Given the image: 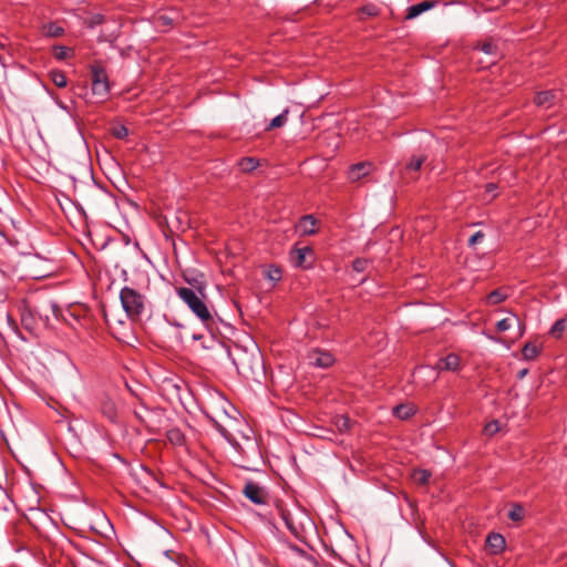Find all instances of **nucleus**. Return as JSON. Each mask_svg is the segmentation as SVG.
Wrapping results in <instances>:
<instances>
[{
    "instance_id": "f257e3e1",
    "label": "nucleus",
    "mask_w": 567,
    "mask_h": 567,
    "mask_svg": "<svg viewBox=\"0 0 567 567\" xmlns=\"http://www.w3.org/2000/svg\"><path fill=\"white\" fill-rule=\"evenodd\" d=\"M198 292L199 295L188 287L176 288L177 296L183 300L185 305H187V307L203 322V324L208 327L214 323V318L206 302L204 301L205 295L203 290L199 289Z\"/></svg>"
},
{
    "instance_id": "f03ea898",
    "label": "nucleus",
    "mask_w": 567,
    "mask_h": 567,
    "mask_svg": "<svg viewBox=\"0 0 567 567\" xmlns=\"http://www.w3.org/2000/svg\"><path fill=\"white\" fill-rule=\"evenodd\" d=\"M120 300L123 310L131 321L141 320L146 312L148 305L146 296L130 286H125L121 289Z\"/></svg>"
},
{
    "instance_id": "7ed1b4c3",
    "label": "nucleus",
    "mask_w": 567,
    "mask_h": 567,
    "mask_svg": "<svg viewBox=\"0 0 567 567\" xmlns=\"http://www.w3.org/2000/svg\"><path fill=\"white\" fill-rule=\"evenodd\" d=\"M276 509L281 519L285 522V525L289 532L296 538L301 539L305 534L303 519L307 518V515L299 508L291 511L287 508L282 503H277Z\"/></svg>"
},
{
    "instance_id": "20e7f679",
    "label": "nucleus",
    "mask_w": 567,
    "mask_h": 567,
    "mask_svg": "<svg viewBox=\"0 0 567 567\" xmlns=\"http://www.w3.org/2000/svg\"><path fill=\"white\" fill-rule=\"evenodd\" d=\"M92 92L102 100L106 99L110 93V81L105 69L99 64L91 66Z\"/></svg>"
},
{
    "instance_id": "39448f33",
    "label": "nucleus",
    "mask_w": 567,
    "mask_h": 567,
    "mask_svg": "<svg viewBox=\"0 0 567 567\" xmlns=\"http://www.w3.org/2000/svg\"><path fill=\"white\" fill-rule=\"evenodd\" d=\"M309 363L317 368H329L334 363L332 353L321 349H312L307 355Z\"/></svg>"
},
{
    "instance_id": "423d86ee",
    "label": "nucleus",
    "mask_w": 567,
    "mask_h": 567,
    "mask_svg": "<svg viewBox=\"0 0 567 567\" xmlns=\"http://www.w3.org/2000/svg\"><path fill=\"white\" fill-rule=\"evenodd\" d=\"M474 51H481L487 56H489V61L486 65H482V68H486L487 65L494 64L497 59L501 56V52L497 45V42L493 38L485 39L482 42H478L474 47Z\"/></svg>"
},
{
    "instance_id": "0eeeda50",
    "label": "nucleus",
    "mask_w": 567,
    "mask_h": 567,
    "mask_svg": "<svg viewBox=\"0 0 567 567\" xmlns=\"http://www.w3.org/2000/svg\"><path fill=\"white\" fill-rule=\"evenodd\" d=\"M244 495L255 504H265L267 494L262 487L254 482H247L243 489Z\"/></svg>"
},
{
    "instance_id": "6e6552de",
    "label": "nucleus",
    "mask_w": 567,
    "mask_h": 567,
    "mask_svg": "<svg viewBox=\"0 0 567 567\" xmlns=\"http://www.w3.org/2000/svg\"><path fill=\"white\" fill-rule=\"evenodd\" d=\"M373 169V164L371 162H360L353 164L348 169V179L350 182H358L362 177L368 176Z\"/></svg>"
},
{
    "instance_id": "1a4fd4ad",
    "label": "nucleus",
    "mask_w": 567,
    "mask_h": 567,
    "mask_svg": "<svg viewBox=\"0 0 567 567\" xmlns=\"http://www.w3.org/2000/svg\"><path fill=\"white\" fill-rule=\"evenodd\" d=\"M461 367V358L456 353H449L444 358H441L436 364L435 369L439 371H451L455 372Z\"/></svg>"
},
{
    "instance_id": "9d476101",
    "label": "nucleus",
    "mask_w": 567,
    "mask_h": 567,
    "mask_svg": "<svg viewBox=\"0 0 567 567\" xmlns=\"http://www.w3.org/2000/svg\"><path fill=\"white\" fill-rule=\"evenodd\" d=\"M486 546L491 555H499L506 547L505 537L498 533H491L486 537Z\"/></svg>"
},
{
    "instance_id": "9b49d317",
    "label": "nucleus",
    "mask_w": 567,
    "mask_h": 567,
    "mask_svg": "<svg viewBox=\"0 0 567 567\" xmlns=\"http://www.w3.org/2000/svg\"><path fill=\"white\" fill-rule=\"evenodd\" d=\"M298 231L302 236H309L317 233V219L312 215H305L297 225Z\"/></svg>"
},
{
    "instance_id": "f8f14e48",
    "label": "nucleus",
    "mask_w": 567,
    "mask_h": 567,
    "mask_svg": "<svg viewBox=\"0 0 567 567\" xmlns=\"http://www.w3.org/2000/svg\"><path fill=\"white\" fill-rule=\"evenodd\" d=\"M435 6H436V1H433V0H427V1H423L420 3L413 4L408 8L405 19L412 20V19L419 17L420 14H422L423 12L434 8Z\"/></svg>"
},
{
    "instance_id": "ddd939ff",
    "label": "nucleus",
    "mask_w": 567,
    "mask_h": 567,
    "mask_svg": "<svg viewBox=\"0 0 567 567\" xmlns=\"http://www.w3.org/2000/svg\"><path fill=\"white\" fill-rule=\"evenodd\" d=\"M101 413L111 422L115 423L117 420V406L115 402L110 398H104L101 401L100 406Z\"/></svg>"
},
{
    "instance_id": "4468645a",
    "label": "nucleus",
    "mask_w": 567,
    "mask_h": 567,
    "mask_svg": "<svg viewBox=\"0 0 567 567\" xmlns=\"http://www.w3.org/2000/svg\"><path fill=\"white\" fill-rule=\"evenodd\" d=\"M175 18L168 13H157L154 17V25L162 31H167L174 24Z\"/></svg>"
},
{
    "instance_id": "2eb2a0df",
    "label": "nucleus",
    "mask_w": 567,
    "mask_h": 567,
    "mask_svg": "<svg viewBox=\"0 0 567 567\" xmlns=\"http://www.w3.org/2000/svg\"><path fill=\"white\" fill-rule=\"evenodd\" d=\"M555 94L551 91H542L536 93L534 103L540 107H550L554 103Z\"/></svg>"
},
{
    "instance_id": "dca6fc26",
    "label": "nucleus",
    "mask_w": 567,
    "mask_h": 567,
    "mask_svg": "<svg viewBox=\"0 0 567 567\" xmlns=\"http://www.w3.org/2000/svg\"><path fill=\"white\" fill-rule=\"evenodd\" d=\"M312 254V249L308 246L296 248L291 251V257L296 266L302 267L306 261V255Z\"/></svg>"
},
{
    "instance_id": "f3484780",
    "label": "nucleus",
    "mask_w": 567,
    "mask_h": 567,
    "mask_svg": "<svg viewBox=\"0 0 567 567\" xmlns=\"http://www.w3.org/2000/svg\"><path fill=\"white\" fill-rule=\"evenodd\" d=\"M542 347L535 342H527L522 349L525 360H534L540 353Z\"/></svg>"
},
{
    "instance_id": "a211bd4d",
    "label": "nucleus",
    "mask_w": 567,
    "mask_h": 567,
    "mask_svg": "<svg viewBox=\"0 0 567 567\" xmlns=\"http://www.w3.org/2000/svg\"><path fill=\"white\" fill-rule=\"evenodd\" d=\"M166 437L168 442L175 446H182L185 443V435L177 427L168 430L166 433Z\"/></svg>"
},
{
    "instance_id": "6ab92c4d",
    "label": "nucleus",
    "mask_w": 567,
    "mask_h": 567,
    "mask_svg": "<svg viewBox=\"0 0 567 567\" xmlns=\"http://www.w3.org/2000/svg\"><path fill=\"white\" fill-rule=\"evenodd\" d=\"M567 330V318L558 319L550 328L549 334L555 339H560Z\"/></svg>"
},
{
    "instance_id": "aec40b11",
    "label": "nucleus",
    "mask_w": 567,
    "mask_h": 567,
    "mask_svg": "<svg viewBox=\"0 0 567 567\" xmlns=\"http://www.w3.org/2000/svg\"><path fill=\"white\" fill-rule=\"evenodd\" d=\"M288 114L289 110L285 109L279 115H277L270 121V123L266 127V131L269 132L274 128L282 127L287 123Z\"/></svg>"
},
{
    "instance_id": "412c9836",
    "label": "nucleus",
    "mask_w": 567,
    "mask_h": 567,
    "mask_svg": "<svg viewBox=\"0 0 567 567\" xmlns=\"http://www.w3.org/2000/svg\"><path fill=\"white\" fill-rule=\"evenodd\" d=\"M43 33L49 38H58L64 33V29L56 23L50 22L43 25Z\"/></svg>"
},
{
    "instance_id": "4be33fe9",
    "label": "nucleus",
    "mask_w": 567,
    "mask_h": 567,
    "mask_svg": "<svg viewBox=\"0 0 567 567\" xmlns=\"http://www.w3.org/2000/svg\"><path fill=\"white\" fill-rule=\"evenodd\" d=\"M426 161L425 155H414L412 156L411 161L405 165L406 172H419L422 167L423 163Z\"/></svg>"
},
{
    "instance_id": "5701e85b",
    "label": "nucleus",
    "mask_w": 567,
    "mask_h": 567,
    "mask_svg": "<svg viewBox=\"0 0 567 567\" xmlns=\"http://www.w3.org/2000/svg\"><path fill=\"white\" fill-rule=\"evenodd\" d=\"M50 79L58 87H65L68 85L66 75L61 70H52L49 73Z\"/></svg>"
},
{
    "instance_id": "b1692460",
    "label": "nucleus",
    "mask_w": 567,
    "mask_h": 567,
    "mask_svg": "<svg viewBox=\"0 0 567 567\" xmlns=\"http://www.w3.org/2000/svg\"><path fill=\"white\" fill-rule=\"evenodd\" d=\"M135 417L146 427L151 429V422L148 420V416L151 415V411L142 405L140 409L134 410Z\"/></svg>"
},
{
    "instance_id": "393cba45",
    "label": "nucleus",
    "mask_w": 567,
    "mask_h": 567,
    "mask_svg": "<svg viewBox=\"0 0 567 567\" xmlns=\"http://www.w3.org/2000/svg\"><path fill=\"white\" fill-rule=\"evenodd\" d=\"M258 165V161L254 157H244L239 161V167L245 173L252 172Z\"/></svg>"
},
{
    "instance_id": "a878e982",
    "label": "nucleus",
    "mask_w": 567,
    "mask_h": 567,
    "mask_svg": "<svg viewBox=\"0 0 567 567\" xmlns=\"http://www.w3.org/2000/svg\"><path fill=\"white\" fill-rule=\"evenodd\" d=\"M394 414L401 420H406L414 414V409L410 405H398L394 408Z\"/></svg>"
},
{
    "instance_id": "bb28decb",
    "label": "nucleus",
    "mask_w": 567,
    "mask_h": 567,
    "mask_svg": "<svg viewBox=\"0 0 567 567\" xmlns=\"http://www.w3.org/2000/svg\"><path fill=\"white\" fill-rule=\"evenodd\" d=\"M333 423H334L336 427L338 429V431L341 433L349 431L351 427V421L346 415H337L334 417Z\"/></svg>"
},
{
    "instance_id": "cd10ccee",
    "label": "nucleus",
    "mask_w": 567,
    "mask_h": 567,
    "mask_svg": "<svg viewBox=\"0 0 567 567\" xmlns=\"http://www.w3.org/2000/svg\"><path fill=\"white\" fill-rule=\"evenodd\" d=\"M414 482L419 485H425L429 483L431 473L426 470H415L412 474Z\"/></svg>"
},
{
    "instance_id": "c85d7f7f",
    "label": "nucleus",
    "mask_w": 567,
    "mask_h": 567,
    "mask_svg": "<svg viewBox=\"0 0 567 567\" xmlns=\"http://www.w3.org/2000/svg\"><path fill=\"white\" fill-rule=\"evenodd\" d=\"M525 516V509L520 504H514L508 512V518L514 522H519Z\"/></svg>"
},
{
    "instance_id": "c756f323",
    "label": "nucleus",
    "mask_w": 567,
    "mask_h": 567,
    "mask_svg": "<svg viewBox=\"0 0 567 567\" xmlns=\"http://www.w3.org/2000/svg\"><path fill=\"white\" fill-rule=\"evenodd\" d=\"M507 298V295L502 289H495L487 296V302L491 305H498Z\"/></svg>"
},
{
    "instance_id": "7c9ffc66",
    "label": "nucleus",
    "mask_w": 567,
    "mask_h": 567,
    "mask_svg": "<svg viewBox=\"0 0 567 567\" xmlns=\"http://www.w3.org/2000/svg\"><path fill=\"white\" fill-rule=\"evenodd\" d=\"M72 50L64 45H54L53 47V55L56 60H65L69 58Z\"/></svg>"
},
{
    "instance_id": "2f4dec72",
    "label": "nucleus",
    "mask_w": 567,
    "mask_h": 567,
    "mask_svg": "<svg viewBox=\"0 0 567 567\" xmlns=\"http://www.w3.org/2000/svg\"><path fill=\"white\" fill-rule=\"evenodd\" d=\"M282 277V270L278 266H270L267 270V278L271 281H279Z\"/></svg>"
},
{
    "instance_id": "473e14b6",
    "label": "nucleus",
    "mask_w": 567,
    "mask_h": 567,
    "mask_svg": "<svg viewBox=\"0 0 567 567\" xmlns=\"http://www.w3.org/2000/svg\"><path fill=\"white\" fill-rule=\"evenodd\" d=\"M111 133L114 137L123 140L128 135V130L125 125L118 124L112 127Z\"/></svg>"
},
{
    "instance_id": "72a5a7b5",
    "label": "nucleus",
    "mask_w": 567,
    "mask_h": 567,
    "mask_svg": "<svg viewBox=\"0 0 567 567\" xmlns=\"http://www.w3.org/2000/svg\"><path fill=\"white\" fill-rule=\"evenodd\" d=\"M499 431V424L497 421H492L484 426V433L487 435H494Z\"/></svg>"
},
{
    "instance_id": "f704fd0d",
    "label": "nucleus",
    "mask_w": 567,
    "mask_h": 567,
    "mask_svg": "<svg viewBox=\"0 0 567 567\" xmlns=\"http://www.w3.org/2000/svg\"><path fill=\"white\" fill-rule=\"evenodd\" d=\"M511 327H512L511 318H504L496 323V329L498 332H504V331L508 330Z\"/></svg>"
},
{
    "instance_id": "c9c22d12",
    "label": "nucleus",
    "mask_w": 567,
    "mask_h": 567,
    "mask_svg": "<svg viewBox=\"0 0 567 567\" xmlns=\"http://www.w3.org/2000/svg\"><path fill=\"white\" fill-rule=\"evenodd\" d=\"M485 237V234L481 230L474 233L468 239V246L473 247L475 244L481 243Z\"/></svg>"
},
{
    "instance_id": "e433bc0d",
    "label": "nucleus",
    "mask_w": 567,
    "mask_h": 567,
    "mask_svg": "<svg viewBox=\"0 0 567 567\" xmlns=\"http://www.w3.org/2000/svg\"><path fill=\"white\" fill-rule=\"evenodd\" d=\"M365 260L363 259H355L353 261V269L357 270V271H363L364 268H365Z\"/></svg>"
},
{
    "instance_id": "4c0bfd02",
    "label": "nucleus",
    "mask_w": 567,
    "mask_h": 567,
    "mask_svg": "<svg viewBox=\"0 0 567 567\" xmlns=\"http://www.w3.org/2000/svg\"><path fill=\"white\" fill-rule=\"evenodd\" d=\"M497 189V185L494 184V183H488L485 185V192L488 193V194H492V197L491 199L495 198V194L494 192Z\"/></svg>"
},
{
    "instance_id": "58836bf2",
    "label": "nucleus",
    "mask_w": 567,
    "mask_h": 567,
    "mask_svg": "<svg viewBox=\"0 0 567 567\" xmlns=\"http://www.w3.org/2000/svg\"><path fill=\"white\" fill-rule=\"evenodd\" d=\"M362 11L364 13H367L368 16H375L378 13L377 9L374 6H367L362 9Z\"/></svg>"
},
{
    "instance_id": "ea45409f",
    "label": "nucleus",
    "mask_w": 567,
    "mask_h": 567,
    "mask_svg": "<svg viewBox=\"0 0 567 567\" xmlns=\"http://www.w3.org/2000/svg\"><path fill=\"white\" fill-rule=\"evenodd\" d=\"M527 372H528L527 369H523V370L518 371L517 378L523 379L527 374Z\"/></svg>"
},
{
    "instance_id": "a19ab883",
    "label": "nucleus",
    "mask_w": 567,
    "mask_h": 567,
    "mask_svg": "<svg viewBox=\"0 0 567 567\" xmlns=\"http://www.w3.org/2000/svg\"><path fill=\"white\" fill-rule=\"evenodd\" d=\"M514 318L517 321L519 328L522 329L520 336H523V333H524V324L522 323V321L516 316H514Z\"/></svg>"
},
{
    "instance_id": "79ce46f5",
    "label": "nucleus",
    "mask_w": 567,
    "mask_h": 567,
    "mask_svg": "<svg viewBox=\"0 0 567 567\" xmlns=\"http://www.w3.org/2000/svg\"><path fill=\"white\" fill-rule=\"evenodd\" d=\"M200 338H202L200 336H196V334L194 336V339H195V340H198V339H200Z\"/></svg>"
}]
</instances>
